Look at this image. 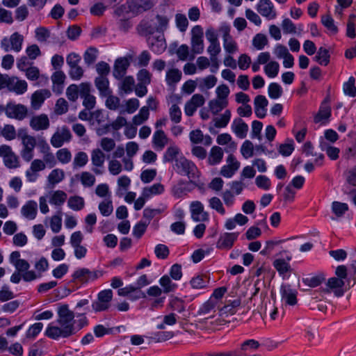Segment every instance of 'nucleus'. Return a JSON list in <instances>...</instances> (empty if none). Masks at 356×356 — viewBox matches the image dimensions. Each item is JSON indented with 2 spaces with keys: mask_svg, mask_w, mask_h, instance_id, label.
<instances>
[{
  "mask_svg": "<svg viewBox=\"0 0 356 356\" xmlns=\"http://www.w3.org/2000/svg\"><path fill=\"white\" fill-rule=\"evenodd\" d=\"M325 280V277L323 273H319L314 276L302 279V282L305 284L312 288L321 285Z\"/></svg>",
  "mask_w": 356,
  "mask_h": 356,
  "instance_id": "obj_34",
  "label": "nucleus"
},
{
  "mask_svg": "<svg viewBox=\"0 0 356 356\" xmlns=\"http://www.w3.org/2000/svg\"><path fill=\"white\" fill-rule=\"evenodd\" d=\"M88 161V157L87 154L84 152H79L77 154H76L74 159V168L83 167L86 165Z\"/></svg>",
  "mask_w": 356,
  "mask_h": 356,
  "instance_id": "obj_50",
  "label": "nucleus"
},
{
  "mask_svg": "<svg viewBox=\"0 0 356 356\" xmlns=\"http://www.w3.org/2000/svg\"><path fill=\"white\" fill-rule=\"evenodd\" d=\"M175 167L178 174L187 176L191 183L197 185L200 173L193 162L182 156L175 160Z\"/></svg>",
  "mask_w": 356,
  "mask_h": 356,
  "instance_id": "obj_2",
  "label": "nucleus"
},
{
  "mask_svg": "<svg viewBox=\"0 0 356 356\" xmlns=\"http://www.w3.org/2000/svg\"><path fill=\"white\" fill-rule=\"evenodd\" d=\"M163 191L164 186L160 183H156L149 187H145L142 195L146 198H149L152 195H160Z\"/></svg>",
  "mask_w": 356,
  "mask_h": 356,
  "instance_id": "obj_28",
  "label": "nucleus"
},
{
  "mask_svg": "<svg viewBox=\"0 0 356 356\" xmlns=\"http://www.w3.org/2000/svg\"><path fill=\"white\" fill-rule=\"evenodd\" d=\"M129 65V60L127 58L120 57L117 58L113 67V76L118 80L122 79L127 73Z\"/></svg>",
  "mask_w": 356,
  "mask_h": 356,
  "instance_id": "obj_16",
  "label": "nucleus"
},
{
  "mask_svg": "<svg viewBox=\"0 0 356 356\" xmlns=\"http://www.w3.org/2000/svg\"><path fill=\"white\" fill-rule=\"evenodd\" d=\"M10 43L11 45V49L19 52L22 48V43L24 41V37L18 32H15L10 37Z\"/></svg>",
  "mask_w": 356,
  "mask_h": 356,
  "instance_id": "obj_32",
  "label": "nucleus"
},
{
  "mask_svg": "<svg viewBox=\"0 0 356 356\" xmlns=\"http://www.w3.org/2000/svg\"><path fill=\"white\" fill-rule=\"evenodd\" d=\"M257 11L262 16L273 19L276 17V11L274 6L270 0H260L257 4Z\"/></svg>",
  "mask_w": 356,
  "mask_h": 356,
  "instance_id": "obj_15",
  "label": "nucleus"
},
{
  "mask_svg": "<svg viewBox=\"0 0 356 356\" xmlns=\"http://www.w3.org/2000/svg\"><path fill=\"white\" fill-rule=\"evenodd\" d=\"M223 47L225 51L228 54H234L238 51V46L233 38H225L223 40Z\"/></svg>",
  "mask_w": 356,
  "mask_h": 356,
  "instance_id": "obj_64",
  "label": "nucleus"
},
{
  "mask_svg": "<svg viewBox=\"0 0 356 356\" xmlns=\"http://www.w3.org/2000/svg\"><path fill=\"white\" fill-rule=\"evenodd\" d=\"M75 314L71 311L67 304L59 305L57 308L58 325H48L44 334L49 339L59 340L60 338H69L77 332L75 326Z\"/></svg>",
  "mask_w": 356,
  "mask_h": 356,
  "instance_id": "obj_1",
  "label": "nucleus"
},
{
  "mask_svg": "<svg viewBox=\"0 0 356 356\" xmlns=\"http://www.w3.org/2000/svg\"><path fill=\"white\" fill-rule=\"evenodd\" d=\"M67 194L63 191H56L51 195L49 203L60 207L66 200Z\"/></svg>",
  "mask_w": 356,
  "mask_h": 356,
  "instance_id": "obj_39",
  "label": "nucleus"
},
{
  "mask_svg": "<svg viewBox=\"0 0 356 356\" xmlns=\"http://www.w3.org/2000/svg\"><path fill=\"white\" fill-rule=\"evenodd\" d=\"M227 105L228 101H222L218 99L211 100L209 103V108L213 115H217Z\"/></svg>",
  "mask_w": 356,
  "mask_h": 356,
  "instance_id": "obj_36",
  "label": "nucleus"
},
{
  "mask_svg": "<svg viewBox=\"0 0 356 356\" xmlns=\"http://www.w3.org/2000/svg\"><path fill=\"white\" fill-rule=\"evenodd\" d=\"M241 152L245 159L252 157L254 154V145L250 140L244 141L241 147Z\"/></svg>",
  "mask_w": 356,
  "mask_h": 356,
  "instance_id": "obj_54",
  "label": "nucleus"
},
{
  "mask_svg": "<svg viewBox=\"0 0 356 356\" xmlns=\"http://www.w3.org/2000/svg\"><path fill=\"white\" fill-rule=\"evenodd\" d=\"M105 154L100 149H95L91 152V161L95 167L92 169L96 175L102 174V171L99 168H102L105 161Z\"/></svg>",
  "mask_w": 356,
  "mask_h": 356,
  "instance_id": "obj_19",
  "label": "nucleus"
},
{
  "mask_svg": "<svg viewBox=\"0 0 356 356\" xmlns=\"http://www.w3.org/2000/svg\"><path fill=\"white\" fill-rule=\"evenodd\" d=\"M329 97H326L321 103L318 113L314 118L315 123L328 121L331 116V107L329 105Z\"/></svg>",
  "mask_w": 356,
  "mask_h": 356,
  "instance_id": "obj_17",
  "label": "nucleus"
},
{
  "mask_svg": "<svg viewBox=\"0 0 356 356\" xmlns=\"http://www.w3.org/2000/svg\"><path fill=\"white\" fill-rule=\"evenodd\" d=\"M37 209L38 204L36 202L29 200L22 207L21 211L24 217L33 220L36 217Z\"/></svg>",
  "mask_w": 356,
  "mask_h": 356,
  "instance_id": "obj_25",
  "label": "nucleus"
},
{
  "mask_svg": "<svg viewBox=\"0 0 356 356\" xmlns=\"http://www.w3.org/2000/svg\"><path fill=\"white\" fill-rule=\"evenodd\" d=\"M191 216L194 221H207L209 214L204 211V206L199 201H194L191 204Z\"/></svg>",
  "mask_w": 356,
  "mask_h": 356,
  "instance_id": "obj_14",
  "label": "nucleus"
},
{
  "mask_svg": "<svg viewBox=\"0 0 356 356\" xmlns=\"http://www.w3.org/2000/svg\"><path fill=\"white\" fill-rule=\"evenodd\" d=\"M97 49L95 47H90L87 49L83 54V59L88 66L93 64L97 58Z\"/></svg>",
  "mask_w": 356,
  "mask_h": 356,
  "instance_id": "obj_42",
  "label": "nucleus"
},
{
  "mask_svg": "<svg viewBox=\"0 0 356 356\" xmlns=\"http://www.w3.org/2000/svg\"><path fill=\"white\" fill-rule=\"evenodd\" d=\"M280 70V65L276 61L268 62L264 67V72L269 78H274L277 76Z\"/></svg>",
  "mask_w": 356,
  "mask_h": 356,
  "instance_id": "obj_40",
  "label": "nucleus"
},
{
  "mask_svg": "<svg viewBox=\"0 0 356 356\" xmlns=\"http://www.w3.org/2000/svg\"><path fill=\"white\" fill-rule=\"evenodd\" d=\"M81 182L86 187H91L95 183V177L89 172H83L81 175Z\"/></svg>",
  "mask_w": 356,
  "mask_h": 356,
  "instance_id": "obj_62",
  "label": "nucleus"
},
{
  "mask_svg": "<svg viewBox=\"0 0 356 356\" xmlns=\"http://www.w3.org/2000/svg\"><path fill=\"white\" fill-rule=\"evenodd\" d=\"M181 78V72L178 69H171L166 72L165 81L169 86L178 83Z\"/></svg>",
  "mask_w": 356,
  "mask_h": 356,
  "instance_id": "obj_35",
  "label": "nucleus"
},
{
  "mask_svg": "<svg viewBox=\"0 0 356 356\" xmlns=\"http://www.w3.org/2000/svg\"><path fill=\"white\" fill-rule=\"evenodd\" d=\"M209 283V278L205 275H197L190 281L192 288L202 289L207 286Z\"/></svg>",
  "mask_w": 356,
  "mask_h": 356,
  "instance_id": "obj_29",
  "label": "nucleus"
},
{
  "mask_svg": "<svg viewBox=\"0 0 356 356\" xmlns=\"http://www.w3.org/2000/svg\"><path fill=\"white\" fill-rule=\"evenodd\" d=\"M232 129L238 138L243 139L247 136L248 125L238 118L234 120Z\"/></svg>",
  "mask_w": 356,
  "mask_h": 356,
  "instance_id": "obj_22",
  "label": "nucleus"
},
{
  "mask_svg": "<svg viewBox=\"0 0 356 356\" xmlns=\"http://www.w3.org/2000/svg\"><path fill=\"white\" fill-rule=\"evenodd\" d=\"M99 209L102 216H110L113 210L112 201L111 200H106L104 201H102L99 204Z\"/></svg>",
  "mask_w": 356,
  "mask_h": 356,
  "instance_id": "obj_56",
  "label": "nucleus"
},
{
  "mask_svg": "<svg viewBox=\"0 0 356 356\" xmlns=\"http://www.w3.org/2000/svg\"><path fill=\"white\" fill-rule=\"evenodd\" d=\"M95 84L102 97H106L112 94L109 88V81L107 76H97L95 79Z\"/></svg>",
  "mask_w": 356,
  "mask_h": 356,
  "instance_id": "obj_23",
  "label": "nucleus"
},
{
  "mask_svg": "<svg viewBox=\"0 0 356 356\" xmlns=\"http://www.w3.org/2000/svg\"><path fill=\"white\" fill-rule=\"evenodd\" d=\"M152 143L157 150H162L168 144V138L162 129H158L154 133Z\"/></svg>",
  "mask_w": 356,
  "mask_h": 356,
  "instance_id": "obj_24",
  "label": "nucleus"
},
{
  "mask_svg": "<svg viewBox=\"0 0 356 356\" xmlns=\"http://www.w3.org/2000/svg\"><path fill=\"white\" fill-rule=\"evenodd\" d=\"M332 210L337 216L341 217L348 210V206L346 203L334 201L332 204Z\"/></svg>",
  "mask_w": 356,
  "mask_h": 356,
  "instance_id": "obj_49",
  "label": "nucleus"
},
{
  "mask_svg": "<svg viewBox=\"0 0 356 356\" xmlns=\"http://www.w3.org/2000/svg\"><path fill=\"white\" fill-rule=\"evenodd\" d=\"M268 101L265 96L259 95L256 96L254 100V113L257 118H264L266 115L267 106Z\"/></svg>",
  "mask_w": 356,
  "mask_h": 356,
  "instance_id": "obj_20",
  "label": "nucleus"
},
{
  "mask_svg": "<svg viewBox=\"0 0 356 356\" xmlns=\"http://www.w3.org/2000/svg\"><path fill=\"white\" fill-rule=\"evenodd\" d=\"M321 23L326 27L332 33L336 34L338 32V28L334 24L333 18L330 15H323L321 17Z\"/></svg>",
  "mask_w": 356,
  "mask_h": 356,
  "instance_id": "obj_53",
  "label": "nucleus"
},
{
  "mask_svg": "<svg viewBox=\"0 0 356 356\" xmlns=\"http://www.w3.org/2000/svg\"><path fill=\"white\" fill-rule=\"evenodd\" d=\"M230 118L231 111L229 110H226L220 118H214L215 127L217 128L225 127L228 124Z\"/></svg>",
  "mask_w": 356,
  "mask_h": 356,
  "instance_id": "obj_47",
  "label": "nucleus"
},
{
  "mask_svg": "<svg viewBox=\"0 0 356 356\" xmlns=\"http://www.w3.org/2000/svg\"><path fill=\"white\" fill-rule=\"evenodd\" d=\"M223 157V152L222 149L218 146H214L211 148L209 162L211 165H216L219 163Z\"/></svg>",
  "mask_w": 356,
  "mask_h": 356,
  "instance_id": "obj_31",
  "label": "nucleus"
},
{
  "mask_svg": "<svg viewBox=\"0 0 356 356\" xmlns=\"http://www.w3.org/2000/svg\"><path fill=\"white\" fill-rule=\"evenodd\" d=\"M113 293L111 289L102 290L97 294V298L92 303V308L95 312L106 311L111 306Z\"/></svg>",
  "mask_w": 356,
  "mask_h": 356,
  "instance_id": "obj_3",
  "label": "nucleus"
},
{
  "mask_svg": "<svg viewBox=\"0 0 356 356\" xmlns=\"http://www.w3.org/2000/svg\"><path fill=\"white\" fill-rule=\"evenodd\" d=\"M238 232H225L221 234L216 243V248L219 250H230L234 242L237 240Z\"/></svg>",
  "mask_w": 356,
  "mask_h": 356,
  "instance_id": "obj_7",
  "label": "nucleus"
},
{
  "mask_svg": "<svg viewBox=\"0 0 356 356\" xmlns=\"http://www.w3.org/2000/svg\"><path fill=\"white\" fill-rule=\"evenodd\" d=\"M102 275V273L99 270H90L86 268H81L76 270L72 274L74 280H76L81 284H86L89 282L96 280Z\"/></svg>",
  "mask_w": 356,
  "mask_h": 356,
  "instance_id": "obj_5",
  "label": "nucleus"
},
{
  "mask_svg": "<svg viewBox=\"0 0 356 356\" xmlns=\"http://www.w3.org/2000/svg\"><path fill=\"white\" fill-rule=\"evenodd\" d=\"M268 92L270 98L276 99L282 95L283 90L281 86L277 83H271L268 86Z\"/></svg>",
  "mask_w": 356,
  "mask_h": 356,
  "instance_id": "obj_46",
  "label": "nucleus"
},
{
  "mask_svg": "<svg viewBox=\"0 0 356 356\" xmlns=\"http://www.w3.org/2000/svg\"><path fill=\"white\" fill-rule=\"evenodd\" d=\"M67 205L74 211H80L84 207L85 202L83 197L75 195L69 198Z\"/></svg>",
  "mask_w": 356,
  "mask_h": 356,
  "instance_id": "obj_37",
  "label": "nucleus"
},
{
  "mask_svg": "<svg viewBox=\"0 0 356 356\" xmlns=\"http://www.w3.org/2000/svg\"><path fill=\"white\" fill-rule=\"evenodd\" d=\"M11 85L8 87V90L14 91L18 95L24 94L27 90V83L24 80H17L15 81V78L10 81Z\"/></svg>",
  "mask_w": 356,
  "mask_h": 356,
  "instance_id": "obj_33",
  "label": "nucleus"
},
{
  "mask_svg": "<svg viewBox=\"0 0 356 356\" xmlns=\"http://www.w3.org/2000/svg\"><path fill=\"white\" fill-rule=\"evenodd\" d=\"M147 226L148 222H143V220L139 221L133 228L132 234L134 236L138 239L140 238L146 232Z\"/></svg>",
  "mask_w": 356,
  "mask_h": 356,
  "instance_id": "obj_48",
  "label": "nucleus"
},
{
  "mask_svg": "<svg viewBox=\"0 0 356 356\" xmlns=\"http://www.w3.org/2000/svg\"><path fill=\"white\" fill-rule=\"evenodd\" d=\"M31 127L35 130H45L49 127V120L46 114L33 116L30 120Z\"/></svg>",
  "mask_w": 356,
  "mask_h": 356,
  "instance_id": "obj_21",
  "label": "nucleus"
},
{
  "mask_svg": "<svg viewBox=\"0 0 356 356\" xmlns=\"http://www.w3.org/2000/svg\"><path fill=\"white\" fill-rule=\"evenodd\" d=\"M273 266L277 270L280 275H284L286 273H290L292 268L290 264L284 259H277L273 261Z\"/></svg>",
  "mask_w": 356,
  "mask_h": 356,
  "instance_id": "obj_30",
  "label": "nucleus"
},
{
  "mask_svg": "<svg viewBox=\"0 0 356 356\" xmlns=\"http://www.w3.org/2000/svg\"><path fill=\"white\" fill-rule=\"evenodd\" d=\"M42 323H35L31 325L26 332V337L28 339H35L42 331Z\"/></svg>",
  "mask_w": 356,
  "mask_h": 356,
  "instance_id": "obj_52",
  "label": "nucleus"
},
{
  "mask_svg": "<svg viewBox=\"0 0 356 356\" xmlns=\"http://www.w3.org/2000/svg\"><path fill=\"white\" fill-rule=\"evenodd\" d=\"M156 19L157 21V24L155 26L156 31L159 33V34H163V32L168 28L169 19L166 16L156 15Z\"/></svg>",
  "mask_w": 356,
  "mask_h": 356,
  "instance_id": "obj_44",
  "label": "nucleus"
},
{
  "mask_svg": "<svg viewBox=\"0 0 356 356\" xmlns=\"http://www.w3.org/2000/svg\"><path fill=\"white\" fill-rule=\"evenodd\" d=\"M51 95L48 89H41L36 90L31 96V106L34 110L39 109L44 100Z\"/></svg>",
  "mask_w": 356,
  "mask_h": 356,
  "instance_id": "obj_18",
  "label": "nucleus"
},
{
  "mask_svg": "<svg viewBox=\"0 0 356 356\" xmlns=\"http://www.w3.org/2000/svg\"><path fill=\"white\" fill-rule=\"evenodd\" d=\"M72 134L67 127H63L60 132H56L51 138V144L56 148L63 146L65 142H69L71 140Z\"/></svg>",
  "mask_w": 356,
  "mask_h": 356,
  "instance_id": "obj_13",
  "label": "nucleus"
},
{
  "mask_svg": "<svg viewBox=\"0 0 356 356\" xmlns=\"http://www.w3.org/2000/svg\"><path fill=\"white\" fill-rule=\"evenodd\" d=\"M148 47L156 54H162L166 49L167 44L163 34L158 36H149L147 38Z\"/></svg>",
  "mask_w": 356,
  "mask_h": 356,
  "instance_id": "obj_8",
  "label": "nucleus"
},
{
  "mask_svg": "<svg viewBox=\"0 0 356 356\" xmlns=\"http://www.w3.org/2000/svg\"><path fill=\"white\" fill-rule=\"evenodd\" d=\"M68 111V103L64 98H59L56 103L54 112L57 115H63Z\"/></svg>",
  "mask_w": 356,
  "mask_h": 356,
  "instance_id": "obj_61",
  "label": "nucleus"
},
{
  "mask_svg": "<svg viewBox=\"0 0 356 356\" xmlns=\"http://www.w3.org/2000/svg\"><path fill=\"white\" fill-rule=\"evenodd\" d=\"M5 111L9 118H15L18 120H24L28 113L27 108L23 104H7L6 107L0 106V114Z\"/></svg>",
  "mask_w": 356,
  "mask_h": 356,
  "instance_id": "obj_4",
  "label": "nucleus"
},
{
  "mask_svg": "<svg viewBox=\"0 0 356 356\" xmlns=\"http://www.w3.org/2000/svg\"><path fill=\"white\" fill-rule=\"evenodd\" d=\"M175 22L177 29L181 32H184L188 28V21L184 14L178 13L175 15Z\"/></svg>",
  "mask_w": 356,
  "mask_h": 356,
  "instance_id": "obj_58",
  "label": "nucleus"
},
{
  "mask_svg": "<svg viewBox=\"0 0 356 356\" xmlns=\"http://www.w3.org/2000/svg\"><path fill=\"white\" fill-rule=\"evenodd\" d=\"M162 212V210L160 209H150L145 208L143 210V222H148V225L150 223V221L157 215L160 214Z\"/></svg>",
  "mask_w": 356,
  "mask_h": 356,
  "instance_id": "obj_55",
  "label": "nucleus"
},
{
  "mask_svg": "<svg viewBox=\"0 0 356 356\" xmlns=\"http://www.w3.org/2000/svg\"><path fill=\"white\" fill-rule=\"evenodd\" d=\"M314 60L318 64L323 66H327L330 63V54L327 49L321 47L314 56Z\"/></svg>",
  "mask_w": 356,
  "mask_h": 356,
  "instance_id": "obj_26",
  "label": "nucleus"
},
{
  "mask_svg": "<svg viewBox=\"0 0 356 356\" xmlns=\"http://www.w3.org/2000/svg\"><path fill=\"white\" fill-rule=\"evenodd\" d=\"M149 112L147 106H143L140 108L138 114L133 118V123L136 125L142 124L149 118Z\"/></svg>",
  "mask_w": 356,
  "mask_h": 356,
  "instance_id": "obj_43",
  "label": "nucleus"
},
{
  "mask_svg": "<svg viewBox=\"0 0 356 356\" xmlns=\"http://www.w3.org/2000/svg\"><path fill=\"white\" fill-rule=\"evenodd\" d=\"M180 153L179 148L176 145H170L168 147L165 152L163 156V163H171L172 161L175 162L176 159H178L177 157L178 154Z\"/></svg>",
  "mask_w": 356,
  "mask_h": 356,
  "instance_id": "obj_27",
  "label": "nucleus"
},
{
  "mask_svg": "<svg viewBox=\"0 0 356 356\" xmlns=\"http://www.w3.org/2000/svg\"><path fill=\"white\" fill-rule=\"evenodd\" d=\"M168 307L171 310L176 311L179 313L184 312L186 309L184 301L177 297L173 298L170 300Z\"/></svg>",
  "mask_w": 356,
  "mask_h": 356,
  "instance_id": "obj_41",
  "label": "nucleus"
},
{
  "mask_svg": "<svg viewBox=\"0 0 356 356\" xmlns=\"http://www.w3.org/2000/svg\"><path fill=\"white\" fill-rule=\"evenodd\" d=\"M156 3V0H132L129 2V10L137 15L150 10Z\"/></svg>",
  "mask_w": 356,
  "mask_h": 356,
  "instance_id": "obj_9",
  "label": "nucleus"
},
{
  "mask_svg": "<svg viewBox=\"0 0 356 356\" xmlns=\"http://www.w3.org/2000/svg\"><path fill=\"white\" fill-rule=\"evenodd\" d=\"M255 184L258 188L264 190H268L271 186L270 179L265 175L257 176L255 179Z\"/></svg>",
  "mask_w": 356,
  "mask_h": 356,
  "instance_id": "obj_63",
  "label": "nucleus"
},
{
  "mask_svg": "<svg viewBox=\"0 0 356 356\" xmlns=\"http://www.w3.org/2000/svg\"><path fill=\"white\" fill-rule=\"evenodd\" d=\"M280 293L282 299L286 305L294 306L297 304L298 291L296 289H292L290 284H283L280 288Z\"/></svg>",
  "mask_w": 356,
  "mask_h": 356,
  "instance_id": "obj_10",
  "label": "nucleus"
},
{
  "mask_svg": "<svg viewBox=\"0 0 356 356\" xmlns=\"http://www.w3.org/2000/svg\"><path fill=\"white\" fill-rule=\"evenodd\" d=\"M58 215L52 216L50 222L51 228L53 232L58 233L62 227L61 211H58Z\"/></svg>",
  "mask_w": 356,
  "mask_h": 356,
  "instance_id": "obj_60",
  "label": "nucleus"
},
{
  "mask_svg": "<svg viewBox=\"0 0 356 356\" xmlns=\"http://www.w3.org/2000/svg\"><path fill=\"white\" fill-rule=\"evenodd\" d=\"M159 283L164 289L165 293L173 291L177 286L176 284L172 282L170 278L168 275H163L159 280Z\"/></svg>",
  "mask_w": 356,
  "mask_h": 356,
  "instance_id": "obj_59",
  "label": "nucleus"
},
{
  "mask_svg": "<svg viewBox=\"0 0 356 356\" xmlns=\"http://www.w3.org/2000/svg\"><path fill=\"white\" fill-rule=\"evenodd\" d=\"M174 337V333L170 331H159L155 332L152 339L155 342H162L170 339Z\"/></svg>",
  "mask_w": 356,
  "mask_h": 356,
  "instance_id": "obj_57",
  "label": "nucleus"
},
{
  "mask_svg": "<svg viewBox=\"0 0 356 356\" xmlns=\"http://www.w3.org/2000/svg\"><path fill=\"white\" fill-rule=\"evenodd\" d=\"M65 177L64 172L60 169L53 170L48 176V181L50 184L54 186L60 182Z\"/></svg>",
  "mask_w": 356,
  "mask_h": 356,
  "instance_id": "obj_45",
  "label": "nucleus"
},
{
  "mask_svg": "<svg viewBox=\"0 0 356 356\" xmlns=\"http://www.w3.org/2000/svg\"><path fill=\"white\" fill-rule=\"evenodd\" d=\"M355 78L353 76H350L348 81L343 83V90L346 95L351 97H355L356 96V87L355 86Z\"/></svg>",
  "mask_w": 356,
  "mask_h": 356,
  "instance_id": "obj_38",
  "label": "nucleus"
},
{
  "mask_svg": "<svg viewBox=\"0 0 356 356\" xmlns=\"http://www.w3.org/2000/svg\"><path fill=\"white\" fill-rule=\"evenodd\" d=\"M268 44L267 37L262 33H257L252 40L253 46L258 50H261Z\"/></svg>",
  "mask_w": 356,
  "mask_h": 356,
  "instance_id": "obj_51",
  "label": "nucleus"
},
{
  "mask_svg": "<svg viewBox=\"0 0 356 356\" xmlns=\"http://www.w3.org/2000/svg\"><path fill=\"white\" fill-rule=\"evenodd\" d=\"M14 266L17 271L22 273V280L24 282H31L41 277L40 274L37 275L35 271L29 270L30 264L25 259L17 261Z\"/></svg>",
  "mask_w": 356,
  "mask_h": 356,
  "instance_id": "obj_6",
  "label": "nucleus"
},
{
  "mask_svg": "<svg viewBox=\"0 0 356 356\" xmlns=\"http://www.w3.org/2000/svg\"><path fill=\"white\" fill-rule=\"evenodd\" d=\"M22 143L23 149L21 151V156L25 161L29 162L33 157V150L36 145V140L33 136L25 137Z\"/></svg>",
  "mask_w": 356,
  "mask_h": 356,
  "instance_id": "obj_12",
  "label": "nucleus"
},
{
  "mask_svg": "<svg viewBox=\"0 0 356 356\" xmlns=\"http://www.w3.org/2000/svg\"><path fill=\"white\" fill-rule=\"evenodd\" d=\"M227 164L223 165L220 170V175L225 177L230 178L238 170L240 163L236 160V157L230 154L227 159Z\"/></svg>",
  "mask_w": 356,
  "mask_h": 356,
  "instance_id": "obj_11",
  "label": "nucleus"
}]
</instances>
